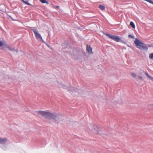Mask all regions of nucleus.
I'll return each mask as SVG.
<instances>
[{"mask_svg":"<svg viewBox=\"0 0 153 153\" xmlns=\"http://www.w3.org/2000/svg\"><path fill=\"white\" fill-rule=\"evenodd\" d=\"M37 113L48 119V121L49 123L52 121L57 123L59 122L60 119L62 117V115L60 114L55 112L51 113L48 111H39Z\"/></svg>","mask_w":153,"mask_h":153,"instance_id":"nucleus-1","label":"nucleus"},{"mask_svg":"<svg viewBox=\"0 0 153 153\" xmlns=\"http://www.w3.org/2000/svg\"><path fill=\"white\" fill-rule=\"evenodd\" d=\"M134 43L136 46H137V48L140 50H142L143 49L145 51H147L148 50V47L144 45V44L139 40L137 39H135L134 41Z\"/></svg>","mask_w":153,"mask_h":153,"instance_id":"nucleus-2","label":"nucleus"},{"mask_svg":"<svg viewBox=\"0 0 153 153\" xmlns=\"http://www.w3.org/2000/svg\"><path fill=\"white\" fill-rule=\"evenodd\" d=\"M60 85V86H59V88L61 87L65 89H67L68 91L70 92L73 91L74 90L75 91L78 92L79 94H80L82 92V91L81 89H75L74 87H67L62 83H61Z\"/></svg>","mask_w":153,"mask_h":153,"instance_id":"nucleus-3","label":"nucleus"},{"mask_svg":"<svg viewBox=\"0 0 153 153\" xmlns=\"http://www.w3.org/2000/svg\"><path fill=\"white\" fill-rule=\"evenodd\" d=\"M105 35L108 36L109 38L114 40L116 42H120L121 40L118 36L112 35L108 33H105Z\"/></svg>","mask_w":153,"mask_h":153,"instance_id":"nucleus-4","label":"nucleus"},{"mask_svg":"<svg viewBox=\"0 0 153 153\" xmlns=\"http://www.w3.org/2000/svg\"><path fill=\"white\" fill-rule=\"evenodd\" d=\"M31 29L34 32L36 39H40L42 42H43L44 43H45L43 39L42 36H41L40 34L39 33V32L36 29Z\"/></svg>","mask_w":153,"mask_h":153,"instance_id":"nucleus-5","label":"nucleus"},{"mask_svg":"<svg viewBox=\"0 0 153 153\" xmlns=\"http://www.w3.org/2000/svg\"><path fill=\"white\" fill-rule=\"evenodd\" d=\"M131 75L133 77L135 78L138 82L139 80L141 81L143 80V78L142 76H137L135 73H131Z\"/></svg>","mask_w":153,"mask_h":153,"instance_id":"nucleus-6","label":"nucleus"},{"mask_svg":"<svg viewBox=\"0 0 153 153\" xmlns=\"http://www.w3.org/2000/svg\"><path fill=\"white\" fill-rule=\"evenodd\" d=\"M7 44L5 42H2L0 41V47L3 46V47L1 48V49L3 50H6V46L7 45Z\"/></svg>","mask_w":153,"mask_h":153,"instance_id":"nucleus-7","label":"nucleus"},{"mask_svg":"<svg viewBox=\"0 0 153 153\" xmlns=\"http://www.w3.org/2000/svg\"><path fill=\"white\" fill-rule=\"evenodd\" d=\"M7 141L6 138H1L0 137V144H4Z\"/></svg>","mask_w":153,"mask_h":153,"instance_id":"nucleus-8","label":"nucleus"},{"mask_svg":"<svg viewBox=\"0 0 153 153\" xmlns=\"http://www.w3.org/2000/svg\"><path fill=\"white\" fill-rule=\"evenodd\" d=\"M6 48L8 49L10 51H16L15 49L14 48H11L9 46L7 45L6 46Z\"/></svg>","mask_w":153,"mask_h":153,"instance_id":"nucleus-9","label":"nucleus"},{"mask_svg":"<svg viewBox=\"0 0 153 153\" xmlns=\"http://www.w3.org/2000/svg\"><path fill=\"white\" fill-rule=\"evenodd\" d=\"M145 74L150 79L153 81V77H152L151 76L149 75L147 72H145Z\"/></svg>","mask_w":153,"mask_h":153,"instance_id":"nucleus-10","label":"nucleus"},{"mask_svg":"<svg viewBox=\"0 0 153 153\" xmlns=\"http://www.w3.org/2000/svg\"><path fill=\"white\" fill-rule=\"evenodd\" d=\"M87 50L89 52V53H92V49L90 47H87Z\"/></svg>","mask_w":153,"mask_h":153,"instance_id":"nucleus-11","label":"nucleus"},{"mask_svg":"<svg viewBox=\"0 0 153 153\" xmlns=\"http://www.w3.org/2000/svg\"><path fill=\"white\" fill-rule=\"evenodd\" d=\"M130 25L133 28H134L135 27V26L134 23L132 21L130 22Z\"/></svg>","mask_w":153,"mask_h":153,"instance_id":"nucleus-12","label":"nucleus"},{"mask_svg":"<svg viewBox=\"0 0 153 153\" xmlns=\"http://www.w3.org/2000/svg\"><path fill=\"white\" fill-rule=\"evenodd\" d=\"M99 8L100 9L102 10H103L105 9V7L102 5H101V4L100 5H99Z\"/></svg>","mask_w":153,"mask_h":153,"instance_id":"nucleus-13","label":"nucleus"},{"mask_svg":"<svg viewBox=\"0 0 153 153\" xmlns=\"http://www.w3.org/2000/svg\"><path fill=\"white\" fill-rule=\"evenodd\" d=\"M39 1L42 3H47L48 4H49L48 2L46 0H39Z\"/></svg>","mask_w":153,"mask_h":153,"instance_id":"nucleus-14","label":"nucleus"},{"mask_svg":"<svg viewBox=\"0 0 153 153\" xmlns=\"http://www.w3.org/2000/svg\"><path fill=\"white\" fill-rule=\"evenodd\" d=\"M21 1H22L24 4H26L27 5H31V4H30L29 3L27 2L26 1L24 0H21Z\"/></svg>","mask_w":153,"mask_h":153,"instance_id":"nucleus-15","label":"nucleus"},{"mask_svg":"<svg viewBox=\"0 0 153 153\" xmlns=\"http://www.w3.org/2000/svg\"><path fill=\"white\" fill-rule=\"evenodd\" d=\"M94 129L96 131H97V132L96 131L95 132L96 133H98V132H97V130H98V128L96 126H94Z\"/></svg>","mask_w":153,"mask_h":153,"instance_id":"nucleus-16","label":"nucleus"},{"mask_svg":"<svg viewBox=\"0 0 153 153\" xmlns=\"http://www.w3.org/2000/svg\"><path fill=\"white\" fill-rule=\"evenodd\" d=\"M149 58L150 59H152L153 58V53H151L149 54Z\"/></svg>","mask_w":153,"mask_h":153,"instance_id":"nucleus-17","label":"nucleus"},{"mask_svg":"<svg viewBox=\"0 0 153 153\" xmlns=\"http://www.w3.org/2000/svg\"><path fill=\"white\" fill-rule=\"evenodd\" d=\"M128 37L129 38H132L133 39H134V36L131 35H130V34H129L128 35Z\"/></svg>","mask_w":153,"mask_h":153,"instance_id":"nucleus-18","label":"nucleus"},{"mask_svg":"<svg viewBox=\"0 0 153 153\" xmlns=\"http://www.w3.org/2000/svg\"><path fill=\"white\" fill-rule=\"evenodd\" d=\"M149 3L153 4V1H152V0H150V2H149Z\"/></svg>","mask_w":153,"mask_h":153,"instance_id":"nucleus-19","label":"nucleus"},{"mask_svg":"<svg viewBox=\"0 0 153 153\" xmlns=\"http://www.w3.org/2000/svg\"><path fill=\"white\" fill-rule=\"evenodd\" d=\"M56 8L59 9V6H56Z\"/></svg>","mask_w":153,"mask_h":153,"instance_id":"nucleus-20","label":"nucleus"}]
</instances>
